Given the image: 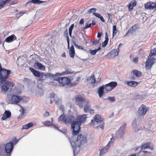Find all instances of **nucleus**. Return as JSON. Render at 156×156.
<instances>
[{
	"label": "nucleus",
	"mask_w": 156,
	"mask_h": 156,
	"mask_svg": "<svg viewBox=\"0 0 156 156\" xmlns=\"http://www.w3.org/2000/svg\"><path fill=\"white\" fill-rule=\"evenodd\" d=\"M93 14L95 16L98 18H99L101 16V15L100 14L95 12H94L93 13Z\"/></svg>",
	"instance_id": "obj_50"
},
{
	"label": "nucleus",
	"mask_w": 156,
	"mask_h": 156,
	"mask_svg": "<svg viewBox=\"0 0 156 156\" xmlns=\"http://www.w3.org/2000/svg\"><path fill=\"white\" fill-rule=\"evenodd\" d=\"M74 98L75 103L80 107L83 108V110L85 112L90 111V114L94 113V110L90 109L91 105L90 101L78 96L75 97Z\"/></svg>",
	"instance_id": "obj_2"
},
{
	"label": "nucleus",
	"mask_w": 156,
	"mask_h": 156,
	"mask_svg": "<svg viewBox=\"0 0 156 156\" xmlns=\"http://www.w3.org/2000/svg\"><path fill=\"white\" fill-rule=\"evenodd\" d=\"M95 23L94 20H93L92 23V24L93 26H94L95 25Z\"/></svg>",
	"instance_id": "obj_62"
},
{
	"label": "nucleus",
	"mask_w": 156,
	"mask_h": 156,
	"mask_svg": "<svg viewBox=\"0 0 156 156\" xmlns=\"http://www.w3.org/2000/svg\"><path fill=\"white\" fill-rule=\"evenodd\" d=\"M74 26V24H73L71 25L70 27L69 28V34L70 36L71 37V34L72 33V31L73 29V27Z\"/></svg>",
	"instance_id": "obj_40"
},
{
	"label": "nucleus",
	"mask_w": 156,
	"mask_h": 156,
	"mask_svg": "<svg viewBox=\"0 0 156 156\" xmlns=\"http://www.w3.org/2000/svg\"><path fill=\"white\" fill-rule=\"evenodd\" d=\"M87 80L90 82L92 84H94L96 82V78L94 75H92L91 76L88 77Z\"/></svg>",
	"instance_id": "obj_28"
},
{
	"label": "nucleus",
	"mask_w": 156,
	"mask_h": 156,
	"mask_svg": "<svg viewBox=\"0 0 156 156\" xmlns=\"http://www.w3.org/2000/svg\"><path fill=\"white\" fill-rule=\"evenodd\" d=\"M100 38L98 40H94L93 41H90V44L92 45H96L98 43H99Z\"/></svg>",
	"instance_id": "obj_36"
},
{
	"label": "nucleus",
	"mask_w": 156,
	"mask_h": 156,
	"mask_svg": "<svg viewBox=\"0 0 156 156\" xmlns=\"http://www.w3.org/2000/svg\"><path fill=\"white\" fill-rule=\"evenodd\" d=\"M55 80H56L61 84V86H64L66 85H76V83H72L71 82L70 80L66 77L61 78H54Z\"/></svg>",
	"instance_id": "obj_7"
},
{
	"label": "nucleus",
	"mask_w": 156,
	"mask_h": 156,
	"mask_svg": "<svg viewBox=\"0 0 156 156\" xmlns=\"http://www.w3.org/2000/svg\"><path fill=\"white\" fill-rule=\"evenodd\" d=\"M100 50V49H94L92 50V49H90L89 51V52L91 55H94L96 54V52Z\"/></svg>",
	"instance_id": "obj_39"
},
{
	"label": "nucleus",
	"mask_w": 156,
	"mask_h": 156,
	"mask_svg": "<svg viewBox=\"0 0 156 156\" xmlns=\"http://www.w3.org/2000/svg\"><path fill=\"white\" fill-rule=\"evenodd\" d=\"M104 86L102 85L98 89V92L99 96L100 98H101L103 95L104 94Z\"/></svg>",
	"instance_id": "obj_22"
},
{
	"label": "nucleus",
	"mask_w": 156,
	"mask_h": 156,
	"mask_svg": "<svg viewBox=\"0 0 156 156\" xmlns=\"http://www.w3.org/2000/svg\"><path fill=\"white\" fill-rule=\"evenodd\" d=\"M87 115L83 114L79 115L77 119V121H73V116H67L64 114L61 115L58 118V121L63 122L67 125L71 123V128L72 134L74 136L77 135L79 132L80 128V124L84 122L87 118Z\"/></svg>",
	"instance_id": "obj_1"
},
{
	"label": "nucleus",
	"mask_w": 156,
	"mask_h": 156,
	"mask_svg": "<svg viewBox=\"0 0 156 156\" xmlns=\"http://www.w3.org/2000/svg\"><path fill=\"white\" fill-rule=\"evenodd\" d=\"M29 69L35 76L39 77L40 76H41V73L34 68H30Z\"/></svg>",
	"instance_id": "obj_23"
},
{
	"label": "nucleus",
	"mask_w": 156,
	"mask_h": 156,
	"mask_svg": "<svg viewBox=\"0 0 156 156\" xmlns=\"http://www.w3.org/2000/svg\"><path fill=\"white\" fill-rule=\"evenodd\" d=\"M114 141V139L113 138H112L111 139L110 141L108 142V144L106 146L104 147V148L107 151H108V149L110 148L111 145L113 143Z\"/></svg>",
	"instance_id": "obj_26"
},
{
	"label": "nucleus",
	"mask_w": 156,
	"mask_h": 156,
	"mask_svg": "<svg viewBox=\"0 0 156 156\" xmlns=\"http://www.w3.org/2000/svg\"><path fill=\"white\" fill-rule=\"evenodd\" d=\"M114 141V139L113 138H112L111 139L110 141L108 142V144L106 146L104 147V148L107 151H108V149L110 148L111 145L113 143Z\"/></svg>",
	"instance_id": "obj_25"
},
{
	"label": "nucleus",
	"mask_w": 156,
	"mask_h": 156,
	"mask_svg": "<svg viewBox=\"0 0 156 156\" xmlns=\"http://www.w3.org/2000/svg\"><path fill=\"white\" fill-rule=\"evenodd\" d=\"M69 139L73 149L74 156H75L76 150V148L86 143V137L83 135L80 134L76 138L73 136L71 140Z\"/></svg>",
	"instance_id": "obj_3"
},
{
	"label": "nucleus",
	"mask_w": 156,
	"mask_h": 156,
	"mask_svg": "<svg viewBox=\"0 0 156 156\" xmlns=\"http://www.w3.org/2000/svg\"><path fill=\"white\" fill-rule=\"evenodd\" d=\"M133 73L134 75L138 77L141 76L142 75L140 71L137 70H133Z\"/></svg>",
	"instance_id": "obj_32"
},
{
	"label": "nucleus",
	"mask_w": 156,
	"mask_h": 156,
	"mask_svg": "<svg viewBox=\"0 0 156 156\" xmlns=\"http://www.w3.org/2000/svg\"><path fill=\"white\" fill-rule=\"evenodd\" d=\"M50 103L52 104L53 101H55V103L57 105H58L60 102V100L59 99L54 93H51L50 94Z\"/></svg>",
	"instance_id": "obj_14"
},
{
	"label": "nucleus",
	"mask_w": 156,
	"mask_h": 156,
	"mask_svg": "<svg viewBox=\"0 0 156 156\" xmlns=\"http://www.w3.org/2000/svg\"><path fill=\"white\" fill-rule=\"evenodd\" d=\"M151 143L149 142L145 144L141 147V150H143L147 148H150L151 150H153V147H151Z\"/></svg>",
	"instance_id": "obj_19"
},
{
	"label": "nucleus",
	"mask_w": 156,
	"mask_h": 156,
	"mask_svg": "<svg viewBox=\"0 0 156 156\" xmlns=\"http://www.w3.org/2000/svg\"><path fill=\"white\" fill-rule=\"evenodd\" d=\"M13 141L14 142V145H15L18 142L19 140L16 139V138H14V140H13Z\"/></svg>",
	"instance_id": "obj_55"
},
{
	"label": "nucleus",
	"mask_w": 156,
	"mask_h": 156,
	"mask_svg": "<svg viewBox=\"0 0 156 156\" xmlns=\"http://www.w3.org/2000/svg\"><path fill=\"white\" fill-rule=\"evenodd\" d=\"M49 115V113L48 112H46L44 114V117H46L47 116H48Z\"/></svg>",
	"instance_id": "obj_54"
},
{
	"label": "nucleus",
	"mask_w": 156,
	"mask_h": 156,
	"mask_svg": "<svg viewBox=\"0 0 156 156\" xmlns=\"http://www.w3.org/2000/svg\"><path fill=\"white\" fill-rule=\"evenodd\" d=\"M108 42L105 41L104 42H103L102 43V45H101L102 47H105L107 45V44L108 43Z\"/></svg>",
	"instance_id": "obj_48"
},
{
	"label": "nucleus",
	"mask_w": 156,
	"mask_h": 156,
	"mask_svg": "<svg viewBox=\"0 0 156 156\" xmlns=\"http://www.w3.org/2000/svg\"><path fill=\"white\" fill-rule=\"evenodd\" d=\"M118 30L116 29V25L113 26V37L116 35L117 32Z\"/></svg>",
	"instance_id": "obj_37"
},
{
	"label": "nucleus",
	"mask_w": 156,
	"mask_h": 156,
	"mask_svg": "<svg viewBox=\"0 0 156 156\" xmlns=\"http://www.w3.org/2000/svg\"><path fill=\"white\" fill-rule=\"evenodd\" d=\"M72 73V72L71 71H70L69 70H66L65 72H62V74L63 75H65V74H71Z\"/></svg>",
	"instance_id": "obj_47"
},
{
	"label": "nucleus",
	"mask_w": 156,
	"mask_h": 156,
	"mask_svg": "<svg viewBox=\"0 0 156 156\" xmlns=\"http://www.w3.org/2000/svg\"><path fill=\"white\" fill-rule=\"evenodd\" d=\"M69 54L70 57L72 58L74 57L75 54L74 49H69Z\"/></svg>",
	"instance_id": "obj_35"
},
{
	"label": "nucleus",
	"mask_w": 156,
	"mask_h": 156,
	"mask_svg": "<svg viewBox=\"0 0 156 156\" xmlns=\"http://www.w3.org/2000/svg\"><path fill=\"white\" fill-rule=\"evenodd\" d=\"M60 109L63 111L64 109V106L63 105H61L60 107Z\"/></svg>",
	"instance_id": "obj_60"
},
{
	"label": "nucleus",
	"mask_w": 156,
	"mask_h": 156,
	"mask_svg": "<svg viewBox=\"0 0 156 156\" xmlns=\"http://www.w3.org/2000/svg\"><path fill=\"white\" fill-rule=\"evenodd\" d=\"M11 115V113L9 111H5L2 116V119L5 120L6 119L10 117Z\"/></svg>",
	"instance_id": "obj_18"
},
{
	"label": "nucleus",
	"mask_w": 156,
	"mask_h": 156,
	"mask_svg": "<svg viewBox=\"0 0 156 156\" xmlns=\"http://www.w3.org/2000/svg\"><path fill=\"white\" fill-rule=\"evenodd\" d=\"M137 29V26L135 24L134 26H133L126 33L125 35H128L130 34H132Z\"/></svg>",
	"instance_id": "obj_21"
},
{
	"label": "nucleus",
	"mask_w": 156,
	"mask_h": 156,
	"mask_svg": "<svg viewBox=\"0 0 156 156\" xmlns=\"http://www.w3.org/2000/svg\"><path fill=\"white\" fill-rule=\"evenodd\" d=\"M62 56L63 57L65 58L66 57V55L65 52H63L62 55Z\"/></svg>",
	"instance_id": "obj_61"
},
{
	"label": "nucleus",
	"mask_w": 156,
	"mask_h": 156,
	"mask_svg": "<svg viewBox=\"0 0 156 156\" xmlns=\"http://www.w3.org/2000/svg\"><path fill=\"white\" fill-rule=\"evenodd\" d=\"M156 56V49H151L149 56L145 63V67L147 69L151 68L152 66L154 64V61L156 58L153 57Z\"/></svg>",
	"instance_id": "obj_5"
},
{
	"label": "nucleus",
	"mask_w": 156,
	"mask_h": 156,
	"mask_svg": "<svg viewBox=\"0 0 156 156\" xmlns=\"http://www.w3.org/2000/svg\"><path fill=\"white\" fill-rule=\"evenodd\" d=\"M91 25V23H89V24H86L85 26H84V29H86L88 28H90Z\"/></svg>",
	"instance_id": "obj_49"
},
{
	"label": "nucleus",
	"mask_w": 156,
	"mask_h": 156,
	"mask_svg": "<svg viewBox=\"0 0 156 156\" xmlns=\"http://www.w3.org/2000/svg\"><path fill=\"white\" fill-rule=\"evenodd\" d=\"M130 79L131 80H135V77L133 76H132L131 77Z\"/></svg>",
	"instance_id": "obj_64"
},
{
	"label": "nucleus",
	"mask_w": 156,
	"mask_h": 156,
	"mask_svg": "<svg viewBox=\"0 0 156 156\" xmlns=\"http://www.w3.org/2000/svg\"><path fill=\"white\" fill-rule=\"evenodd\" d=\"M4 145L0 144V156L5 155V154Z\"/></svg>",
	"instance_id": "obj_29"
},
{
	"label": "nucleus",
	"mask_w": 156,
	"mask_h": 156,
	"mask_svg": "<svg viewBox=\"0 0 156 156\" xmlns=\"http://www.w3.org/2000/svg\"><path fill=\"white\" fill-rule=\"evenodd\" d=\"M21 109L20 110V112H22L21 114H20L18 118H21L22 117L23 114L24 113V109L22 107L20 106Z\"/></svg>",
	"instance_id": "obj_43"
},
{
	"label": "nucleus",
	"mask_w": 156,
	"mask_h": 156,
	"mask_svg": "<svg viewBox=\"0 0 156 156\" xmlns=\"http://www.w3.org/2000/svg\"><path fill=\"white\" fill-rule=\"evenodd\" d=\"M126 124V123H124L117 131L115 133L117 137L121 138L124 135Z\"/></svg>",
	"instance_id": "obj_10"
},
{
	"label": "nucleus",
	"mask_w": 156,
	"mask_h": 156,
	"mask_svg": "<svg viewBox=\"0 0 156 156\" xmlns=\"http://www.w3.org/2000/svg\"><path fill=\"white\" fill-rule=\"evenodd\" d=\"M42 124L43 125L47 126H54V125H53L52 122H51L49 121L43 122H42Z\"/></svg>",
	"instance_id": "obj_33"
},
{
	"label": "nucleus",
	"mask_w": 156,
	"mask_h": 156,
	"mask_svg": "<svg viewBox=\"0 0 156 156\" xmlns=\"http://www.w3.org/2000/svg\"><path fill=\"white\" fill-rule=\"evenodd\" d=\"M105 41H106L108 42V34L107 32H106L105 33Z\"/></svg>",
	"instance_id": "obj_51"
},
{
	"label": "nucleus",
	"mask_w": 156,
	"mask_h": 156,
	"mask_svg": "<svg viewBox=\"0 0 156 156\" xmlns=\"http://www.w3.org/2000/svg\"><path fill=\"white\" fill-rule=\"evenodd\" d=\"M80 79V78L79 76H77L76 77V83H78Z\"/></svg>",
	"instance_id": "obj_53"
},
{
	"label": "nucleus",
	"mask_w": 156,
	"mask_h": 156,
	"mask_svg": "<svg viewBox=\"0 0 156 156\" xmlns=\"http://www.w3.org/2000/svg\"><path fill=\"white\" fill-rule=\"evenodd\" d=\"M101 34H102L101 33H100V32H98V34L97 37L98 38H100V37L101 36Z\"/></svg>",
	"instance_id": "obj_59"
},
{
	"label": "nucleus",
	"mask_w": 156,
	"mask_h": 156,
	"mask_svg": "<svg viewBox=\"0 0 156 156\" xmlns=\"http://www.w3.org/2000/svg\"><path fill=\"white\" fill-rule=\"evenodd\" d=\"M99 18L100 19V20H101L102 22H105V20H104V18H103V17L102 16H101L100 17H99Z\"/></svg>",
	"instance_id": "obj_57"
},
{
	"label": "nucleus",
	"mask_w": 156,
	"mask_h": 156,
	"mask_svg": "<svg viewBox=\"0 0 156 156\" xmlns=\"http://www.w3.org/2000/svg\"><path fill=\"white\" fill-rule=\"evenodd\" d=\"M96 9L95 8H93L89 9L87 11V13H91L93 12H94L96 11Z\"/></svg>",
	"instance_id": "obj_44"
},
{
	"label": "nucleus",
	"mask_w": 156,
	"mask_h": 156,
	"mask_svg": "<svg viewBox=\"0 0 156 156\" xmlns=\"http://www.w3.org/2000/svg\"><path fill=\"white\" fill-rule=\"evenodd\" d=\"M25 98V97H24ZM24 97L22 98L19 96L16 95H13L12 94L8 95L7 96V99L8 101L12 104H17L19 103L21 101L23 102H27L28 101L25 100V101L23 99Z\"/></svg>",
	"instance_id": "obj_6"
},
{
	"label": "nucleus",
	"mask_w": 156,
	"mask_h": 156,
	"mask_svg": "<svg viewBox=\"0 0 156 156\" xmlns=\"http://www.w3.org/2000/svg\"><path fill=\"white\" fill-rule=\"evenodd\" d=\"M90 124L92 125L94 128H101L103 129L104 127V124L101 116L98 114H96L94 116V119L91 120Z\"/></svg>",
	"instance_id": "obj_4"
},
{
	"label": "nucleus",
	"mask_w": 156,
	"mask_h": 156,
	"mask_svg": "<svg viewBox=\"0 0 156 156\" xmlns=\"http://www.w3.org/2000/svg\"><path fill=\"white\" fill-rule=\"evenodd\" d=\"M144 7L146 9L156 10V2H148L144 4Z\"/></svg>",
	"instance_id": "obj_15"
},
{
	"label": "nucleus",
	"mask_w": 156,
	"mask_h": 156,
	"mask_svg": "<svg viewBox=\"0 0 156 156\" xmlns=\"http://www.w3.org/2000/svg\"><path fill=\"white\" fill-rule=\"evenodd\" d=\"M55 126V128L59 131H61V132L62 133H66V130L65 129H63L62 130H60L59 129V127L58 126H56L54 125Z\"/></svg>",
	"instance_id": "obj_41"
},
{
	"label": "nucleus",
	"mask_w": 156,
	"mask_h": 156,
	"mask_svg": "<svg viewBox=\"0 0 156 156\" xmlns=\"http://www.w3.org/2000/svg\"><path fill=\"white\" fill-rule=\"evenodd\" d=\"M147 111V108L146 106L142 105L138 109L137 112L138 114L140 116H144L146 113Z\"/></svg>",
	"instance_id": "obj_12"
},
{
	"label": "nucleus",
	"mask_w": 156,
	"mask_h": 156,
	"mask_svg": "<svg viewBox=\"0 0 156 156\" xmlns=\"http://www.w3.org/2000/svg\"><path fill=\"white\" fill-rule=\"evenodd\" d=\"M33 126V123L32 122H29L27 124L23 126V129H27Z\"/></svg>",
	"instance_id": "obj_31"
},
{
	"label": "nucleus",
	"mask_w": 156,
	"mask_h": 156,
	"mask_svg": "<svg viewBox=\"0 0 156 156\" xmlns=\"http://www.w3.org/2000/svg\"><path fill=\"white\" fill-rule=\"evenodd\" d=\"M117 83L116 82L112 81L108 84L103 85L104 86V92L107 93L112 90L117 85Z\"/></svg>",
	"instance_id": "obj_8"
},
{
	"label": "nucleus",
	"mask_w": 156,
	"mask_h": 156,
	"mask_svg": "<svg viewBox=\"0 0 156 156\" xmlns=\"http://www.w3.org/2000/svg\"><path fill=\"white\" fill-rule=\"evenodd\" d=\"M34 67L36 69H38L40 70H42L43 68H45V67L44 65L38 62H36L35 63Z\"/></svg>",
	"instance_id": "obj_24"
},
{
	"label": "nucleus",
	"mask_w": 156,
	"mask_h": 156,
	"mask_svg": "<svg viewBox=\"0 0 156 156\" xmlns=\"http://www.w3.org/2000/svg\"><path fill=\"white\" fill-rule=\"evenodd\" d=\"M11 0H0V9L4 8L5 6L9 4Z\"/></svg>",
	"instance_id": "obj_17"
},
{
	"label": "nucleus",
	"mask_w": 156,
	"mask_h": 156,
	"mask_svg": "<svg viewBox=\"0 0 156 156\" xmlns=\"http://www.w3.org/2000/svg\"><path fill=\"white\" fill-rule=\"evenodd\" d=\"M107 99L112 102H114L115 101V99L114 97H108Z\"/></svg>",
	"instance_id": "obj_42"
},
{
	"label": "nucleus",
	"mask_w": 156,
	"mask_h": 156,
	"mask_svg": "<svg viewBox=\"0 0 156 156\" xmlns=\"http://www.w3.org/2000/svg\"><path fill=\"white\" fill-rule=\"evenodd\" d=\"M126 84L128 86L133 87H135L137 86L138 83L137 82L135 81H127Z\"/></svg>",
	"instance_id": "obj_16"
},
{
	"label": "nucleus",
	"mask_w": 156,
	"mask_h": 156,
	"mask_svg": "<svg viewBox=\"0 0 156 156\" xmlns=\"http://www.w3.org/2000/svg\"><path fill=\"white\" fill-rule=\"evenodd\" d=\"M83 23H84L83 19H81L80 21V22H79L80 24H82Z\"/></svg>",
	"instance_id": "obj_58"
},
{
	"label": "nucleus",
	"mask_w": 156,
	"mask_h": 156,
	"mask_svg": "<svg viewBox=\"0 0 156 156\" xmlns=\"http://www.w3.org/2000/svg\"><path fill=\"white\" fill-rule=\"evenodd\" d=\"M122 44L121 43H120L119 44L118 47V48L117 49H119L120 48V46H122Z\"/></svg>",
	"instance_id": "obj_63"
},
{
	"label": "nucleus",
	"mask_w": 156,
	"mask_h": 156,
	"mask_svg": "<svg viewBox=\"0 0 156 156\" xmlns=\"http://www.w3.org/2000/svg\"><path fill=\"white\" fill-rule=\"evenodd\" d=\"M16 37L14 34H12L11 36L7 37L5 41L7 42L10 43L12 42L14 40H16Z\"/></svg>",
	"instance_id": "obj_20"
},
{
	"label": "nucleus",
	"mask_w": 156,
	"mask_h": 156,
	"mask_svg": "<svg viewBox=\"0 0 156 156\" xmlns=\"http://www.w3.org/2000/svg\"><path fill=\"white\" fill-rule=\"evenodd\" d=\"M54 75L48 73H41V76L39 77V80L41 81H43L46 78L51 77H54Z\"/></svg>",
	"instance_id": "obj_13"
},
{
	"label": "nucleus",
	"mask_w": 156,
	"mask_h": 156,
	"mask_svg": "<svg viewBox=\"0 0 156 156\" xmlns=\"http://www.w3.org/2000/svg\"><path fill=\"white\" fill-rule=\"evenodd\" d=\"M139 120V121H140L139 118H137V119H135L133 121L132 123V126L133 128L136 127V126L137 122Z\"/></svg>",
	"instance_id": "obj_34"
},
{
	"label": "nucleus",
	"mask_w": 156,
	"mask_h": 156,
	"mask_svg": "<svg viewBox=\"0 0 156 156\" xmlns=\"http://www.w3.org/2000/svg\"><path fill=\"white\" fill-rule=\"evenodd\" d=\"M119 51V49H112L106 55V58L108 59L114 58L118 55Z\"/></svg>",
	"instance_id": "obj_11"
},
{
	"label": "nucleus",
	"mask_w": 156,
	"mask_h": 156,
	"mask_svg": "<svg viewBox=\"0 0 156 156\" xmlns=\"http://www.w3.org/2000/svg\"><path fill=\"white\" fill-rule=\"evenodd\" d=\"M14 143L12 142H10L7 143L4 147V149L5 152L8 154L7 156H11L12 152L13 149Z\"/></svg>",
	"instance_id": "obj_9"
},
{
	"label": "nucleus",
	"mask_w": 156,
	"mask_h": 156,
	"mask_svg": "<svg viewBox=\"0 0 156 156\" xmlns=\"http://www.w3.org/2000/svg\"><path fill=\"white\" fill-rule=\"evenodd\" d=\"M107 152L106 150L103 147L101 149L100 151V155H102Z\"/></svg>",
	"instance_id": "obj_38"
},
{
	"label": "nucleus",
	"mask_w": 156,
	"mask_h": 156,
	"mask_svg": "<svg viewBox=\"0 0 156 156\" xmlns=\"http://www.w3.org/2000/svg\"><path fill=\"white\" fill-rule=\"evenodd\" d=\"M45 2V1H42L40 0H32L30 1H29L27 2V4H28L30 2H32L34 4H39L41 3H43Z\"/></svg>",
	"instance_id": "obj_30"
},
{
	"label": "nucleus",
	"mask_w": 156,
	"mask_h": 156,
	"mask_svg": "<svg viewBox=\"0 0 156 156\" xmlns=\"http://www.w3.org/2000/svg\"><path fill=\"white\" fill-rule=\"evenodd\" d=\"M138 59L137 57H136L133 58V62L135 63H136L138 62Z\"/></svg>",
	"instance_id": "obj_52"
},
{
	"label": "nucleus",
	"mask_w": 156,
	"mask_h": 156,
	"mask_svg": "<svg viewBox=\"0 0 156 156\" xmlns=\"http://www.w3.org/2000/svg\"><path fill=\"white\" fill-rule=\"evenodd\" d=\"M136 5V2L135 1H133L130 3L128 6V9L129 11H131Z\"/></svg>",
	"instance_id": "obj_27"
},
{
	"label": "nucleus",
	"mask_w": 156,
	"mask_h": 156,
	"mask_svg": "<svg viewBox=\"0 0 156 156\" xmlns=\"http://www.w3.org/2000/svg\"><path fill=\"white\" fill-rule=\"evenodd\" d=\"M144 98L143 96L142 95H137L136 96V99H141V100H143Z\"/></svg>",
	"instance_id": "obj_46"
},
{
	"label": "nucleus",
	"mask_w": 156,
	"mask_h": 156,
	"mask_svg": "<svg viewBox=\"0 0 156 156\" xmlns=\"http://www.w3.org/2000/svg\"><path fill=\"white\" fill-rule=\"evenodd\" d=\"M17 1H14L10 3V5H13L17 4Z\"/></svg>",
	"instance_id": "obj_56"
},
{
	"label": "nucleus",
	"mask_w": 156,
	"mask_h": 156,
	"mask_svg": "<svg viewBox=\"0 0 156 156\" xmlns=\"http://www.w3.org/2000/svg\"><path fill=\"white\" fill-rule=\"evenodd\" d=\"M25 13V11H22L18 13L16 15H19V16H18V19L20 17L22 16Z\"/></svg>",
	"instance_id": "obj_45"
}]
</instances>
